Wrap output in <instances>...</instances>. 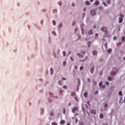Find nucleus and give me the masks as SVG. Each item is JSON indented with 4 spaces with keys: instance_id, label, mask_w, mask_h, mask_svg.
<instances>
[{
    "instance_id": "obj_1",
    "label": "nucleus",
    "mask_w": 125,
    "mask_h": 125,
    "mask_svg": "<svg viewBox=\"0 0 125 125\" xmlns=\"http://www.w3.org/2000/svg\"><path fill=\"white\" fill-rule=\"evenodd\" d=\"M116 73H117V69H116V68H114L113 69V71L111 73V76H113L114 75H116Z\"/></svg>"
},
{
    "instance_id": "obj_2",
    "label": "nucleus",
    "mask_w": 125,
    "mask_h": 125,
    "mask_svg": "<svg viewBox=\"0 0 125 125\" xmlns=\"http://www.w3.org/2000/svg\"><path fill=\"white\" fill-rule=\"evenodd\" d=\"M103 82H101L99 83V86L101 88H105V86L104 85H103Z\"/></svg>"
},
{
    "instance_id": "obj_3",
    "label": "nucleus",
    "mask_w": 125,
    "mask_h": 125,
    "mask_svg": "<svg viewBox=\"0 0 125 125\" xmlns=\"http://www.w3.org/2000/svg\"><path fill=\"white\" fill-rule=\"evenodd\" d=\"M78 110H79V107L75 106L73 109H72V112L75 113V112H76V111H78Z\"/></svg>"
},
{
    "instance_id": "obj_4",
    "label": "nucleus",
    "mask_w": 125,
    "mask_h": 125,
    "mask_svg": "<svg viewBox=\"0 0 125 125\" xmlns=\"http://www.w3.org/2000/svg\"><path fill=\"white\" fill-rule=\"evenodd\" d=\"M107 28L106 27H104L103 28H101V30L103 31V32H107Z\"/></svg>"
},
{
    "instance_id": "obj_5",
    "label": "nucleus",
    "mask_w": 125,
    "mask_h": 125,
    "mask_svg": "<svg viewBox=\"0 0 125 125\" xmlns=\"http://www.w3.org/2000/svg\"><path fill=\"white\" fill-rule=\"evenodd\" d=\"M94 72V67L93 66L90 68V72L92 74Z\"/></svg>"
},
{
    "instance_id": "obj_6",
    "label": "nucleus",
    "mask_w": 125,
    "mask_h": 125,
    "mask_svg": "<svg viewBox=\"0 0 125 125\" xmlns=\"http://www.w3.org/2000/svg\"><path fill=\"white\" fill-rule=\"evenodd\" d=\"M91 15H93V16L95 15V14H96L95 11H94L93 10H91Z\"/></svg>"
},
{
    "instance_id": "obj_7",
    "label": "nucleus",
    "mask_w": 125,
    "mask_h": 125,
    "mask_svg": "<svg viewBox=\"0 0 125 125\" xmlns=\"http://www.w3.org/2000/svg\"><path fill=\"white\" fill-rule=\"evenodd\" d=\"M123 22V18H119V23H121Z\"/></svg>"
},
{
    "instance_id": "obj_8",
    "label": "nucleus",
    "mask_w": 125,
    "mask_h": 125,
    "mask_svg": "<svg viewBox=\"0 0 125 125\" xmlns=\"http://www.w3.org/2000/svg\"><path fill=\"white\" fill-rule=\"evenodd\" d=\"M91 113L92 114H94V115H95L96 114V111H95V110H91Z\"/></svg>"
},
{
    "instance_id": "obj_9",
    "label": "nucleus",
    "mask_w": 125,
    "mask_h": 125,
    "mask_svg": "<svg viewBox=\"0 0 125 125\" xmlns=\"http://www.w3.org/2000/svg\"><path fill=\"white\" fill-rule=\"evenodd\" d=\"M92 54L93 55H96V54H97V52H96V51H93L92 52Z\"/></svg>"
},
{
    "instance_id": "obj_10",
    "label": "nucleus",
    "mask_w": 125,
    "mask_h": 125,
    "mask_svg": "<svg viewBox=\"0 0 125 125\" xmlns=\"http://www.w3.org/2000/svg\"><path fill=\"white\" fill-rule=\"evenodd\" d=\"M50 73H51V75H53V68H50Z\"/></svg>"
},
{
    "instance_id": "obj_11",
    "label": "nucleus",
    "mask_w": 125,
    "mask_h": 125,
    "mask_svg": "<svg viewBox=\"0 0 125 125\" xmlns=\"http://www.w3.org/2000/svg\"><path fill=\"white\" fill-rule=\"evenodd\" d=\"M78 56H79V57H83V55L80 54V53H78L77 54Z\"/></svg>"
},
{
    "instance_id": "obj_12",
    "label": "nucleus",
    "mask_w": 125,
    "mask_h": 125,
    "mask_svg": "<svg viewBox=\"0 0 125 125\" xmlns=\"http://www.w3.org/2000/svg\"><path fill=\"white\" fill-rule=\"evenodd\" d=\"M64 124H65V121L64 120H62L61 121V125H64Z\"/></svg>"
},
{
    "instance_id": "obj_13",
    "label": "nucleus",
    "mask_w": 125,
    "mask_h": 125,
    "mask_svg": "<svg viewBox=\"0 0 125 125\" xmlns=\"http://www.w3.org/2000/svg\"><path fill=\"white\" fill-rule=\"evenodd\" d=\"M52 23H53V25H54V26H55L56 25V22L55 21L53 20L52 21Z\"/></svg>"
},
{
    "instance_id": "obj_14",
    "label": "nucleus",
    "mask_w": 125,
    "mask_h": 125,
    "mask_svg": "<svg viewBox=\"0 0 125 125\" xmlns=\"http://www.w3.org/2000/svg\"><path fill=\"white\" fill-rule=\"evenodd\" d=\"M104 117V115L103 114H101L100 115V118H101V119H103V117Z\"/></svg>"
},
{
    "instance_id": "obj_15",
    "label": "nucleus",
    "mask_w": 125,
    "mask_h": 125,
    "mask_svg": "<svg viewBox=\"0 0 125 125\" xmlns=\"http://www.w3.org/2000/svg\"><path fill=\"white\" fill-rule=\"evenodd\" d=\"M95 5H98L99 4V1H96L95 2Z\"/></svg>"
},
{
    "instance_id": "obj_16",
    "label": "nucleus",
    "mask_w": 125,
    "mask_h": 125,
    "mask_svg": "<svg viewBox=\"0 0 125 125\" xmlns=\"http://www.w3.org/2000/svg\"><path fill=\"white\" fill-rule=\"evenodd\" d=\"M88 35H92V30H90L88 32Z\"/></svg>"
},
{
    "instance_id": "obj_17",
    "label": "nucleus",
    "mask_w": 125,
    "mask_h": 125,
    "mask_svg": "<svg viewBox=\"0 0 125 125\" xmlns=\"http://www.w3.org/2000/svg\"><path fill=\"white\" fill-rule=\"evenodd\" d=\"M84 97H87V92H85L84 93Z\"/></svg>"
},
{
    "instance_id": "obj_18",
    "label": "nucleus",
    "mask_w": 125,
    "mask_h": 125,
    "mask_svg": "<svg viewBox=\"0 0 125 125\" xmlns=\"http://www.w3.org/2000/svg\"><path fill=\"white\" fill-rule=\"evenodd\" d=\"M87 44H88V47H89V46H90V45L91 44V42H88Z\"/></svg>"
},
{
    "instance_id": "obj_19",
    "label": "nucleus",
    "mask_w": 125,
    "mask_h": 125,
    "mask_svg": "<svg viewBox=\"0 0 125 125\" xmlns=\"http://www.w3.org/2000/svg\"><path fill=\"white\" fill-rule=\"evenodd\" d=\"M108 80L110 82H111V81H112V78H111L110 76L108 77Z\"/></svg>"
},
{
    "instance_id": "obj_20",
    "label": "nucleus",
    "mask_w": 125,
    "mask_h": 125,
    "mask_svg": "<svg viewBox=\"0 0 125 125\" xmlns=\"http://www.w3.org/2000/svg\"><path fill=\"white\" fill-rule=\"evenodd\" d=\"M75 94H76L75 92H73L72 93H71V96H74V95H75Z\"/></svg>"
},
{
    "instance_id": "obj_21",
    "label": "nucleus",
    "mask_w": 125,
    "mask_h": 125,
    "mask_svg": "<svg viewBox=\"0 0 125 125\" xmlns=\"http://www.w3.org/2000/svg\"><path fill=\"white\" fill-rule=\"evenodd\" d=\"M85 4H86L87 5H88L89 4V2L88 1H86L85 2Z\"/></svg>"
},
{
    "instance_id": "obj_22",
    "label": "nucleus",
    "mask_w": 125,
    "mask_h": 125,
    "mask_svg": "<svg viewBox=\"0 0 125 125\" xmlns=\"http://www.w3.org/2000/svg\"><path fill=\"white\" fill-rule=\"evenodd\" d=\"M62 54H63V56H66V52L65 51L62 52Z\"/></svg>"
},
{
    "instance_id": "obj_23",
    "label": "nucleus",
    "mask_w": 125,
    "mask_h": 125,
    "mask_svg": "<svg viewBox=\"0 0 125 125\" xmlns=\"http://www.w3.org/2000/svg\"><path fill=\"white\" fill-rule=\"evenodd\" d=\"M122 91H119V95H120V96H122Z\"/></svg>"
},
{
    "instance_id": "obj_24",
    "label": "nucleus",
    "mask_w": 125,
    "mask_h": 125,
    "mask_svg": "<svg viewBox=\"0 0 125 125\" xmlns=\"http://www.w3.org/2000/svg\"><path fill=\"white\" fill-rule=\"evenodd\" d=\"M107 52H111V51H112V49H109L108 50H107Z\"/></svg>"
},
{
    "instance_id": "obj_25",
    "label": "nucleus",
    "mask_w": 125,
    "mask_h": 125,
    "mask_svg": "<svg viewBox=\"0 0 125 125\" xmlns=\"http://www.w3.org/2000/svg\"><path fill=\"white\" fill-rule=\"evenodd\" d=\"M52 125H57V124H56V123H55V122H53V123H52Z\"/></svg>"
},
{
    "instance_id": "obj_26",
    "label": "nucleus",
    "mask_w": 125,
    "mask_h": 125,
    "mask_svg": "<svg viewBox=\"0 0 125 125\" xmlns=\"http://www.w3.org/2000/svg\"><path fill=\"white\" fill-rule=\"evenodd\" d=\"M125 37H122V41H123V42H125Z\"/></svg>"
},
{
    "instance_id": "obj_27",
    "label": "nucleus",
    "mask_w": 125,
    "mask_h": 125,
    "mask_svg": "<svg viewBox=\"0 0 125 125\" xmlns=\"http://www.w3.org/2000/svg\"><path fill=\"white\" fill-rule=\"evenodd\" d=\"M83 67L81 66L80 68V70L81 71H82V70H83Z\"/></svg>"
},
{
    "instance_id": "obj_28",
    "label": "nucleus",
    "mask_w": 125,
    "mask_h": 125,
    "mask_svg": "<svg viewBox=\"0 0 125 125\" xmlns=\"http://www.w3.org/2000/svg\"><path fill=\"white\" fill-rule=\"evenodd\" d=\"M110 2H111V1H110V0H107V3L109 4H110Z\"/></svg>"
},
{
    "instance_id": "obj_29",
    "label": "nucleus",
    "mask_w": 125,
    "mask_h": 125,
    "mask_svg": "<svg viewBox=\"0 0 125 125\" xmlns=\"http://www.w3.org/2000/svg\"><path fill=\"white\" fill-rule=\"evenodd\" d=\"M120 17H121V18H123V17H124V15H123V14H120Z\"/></svg>"
},
{
    "instance_id": "obj_30",
    "label": "nucleus",
    "mask_w": 125,
    "mask_h": 125,
    "mask_svg": "<svg viewBox=\"0 0 125 125\" xmlns=\"http://www.w3.org/2000/svg\"><path fill=\"white\" fill-rule=\"evenodd\" d=\"M105 84H106V85H109V82H106L105 83Z\"/></svg>"
},
{
    "instance_id": "obj_31",
    "label": "nucleus",
    "mask_w": 125,
    "mask_h": 125,
    "mask_svg": "<svg viewBox=\"0 0 125 125\" xmlns=\"http://www.w3.org/2000/svg\"><path fill=\"white\" fill-rule=\"evenodd\" d=\"M63 64L64 65V66H66V62L65 61L63 62Z\"/></svg>"
},
{
    "instance_id": "obj_32",
    "label": "nucleus",
    "mask_w": 125,
    "mask_h": 125,
    "mask_svg": "<svg viewBox=\"0 0 125 125\" xmlns=\"http://www.w3.org/2000/svg\"><path fill=\"white\" fill-rule=\"evenodd\" d=\"M103 4L104 5V6H107V5H106V3H105V2H103Z\"/></svg>"
},
{
    "instance_id": "obj_33",
    "label": "nucleus",
    "mask_w": 125,
    "mask_h": 125,
    "mask_svg": "<svg viewBox=\"0 0 125 125\" xmlns=\"http://www.w3.org/2000/svg\"><path fill=\"white\" fill-rule=\"evenodd\" d=\"M70 59H71V61H74V59H73V57H71Z\"/></svg>"
},
{
    "instance_id": "obj_34",
    "label": "nucleus",
    "mask_w": 125,
    "mask_h": 125,
    "mask_svg": "<svg viewBox=\"0 0 125 125\" xmlns=\"http://www.w3.org/2000/svg\"><path fill=\"white\" fill-rule=\"evenodd\" d=\"M63 88H64V89L67 88V86L65 85L63 86Z\"/></svg>"
},
{
    "instance_id": "obj_35",
    "label": "nucleus",
    "mask_w": 125,
    "mask_h": 125,
    "mask_svg": "<svg viewBox=\"0 0 125 125\" xmlns=\"http://www.w3.org/2000/svg\"><path fill=\"white\" fill-rule=\"evenodd\" d=\"M50 115H51V116H53V112H50Z\"/></svg>"
},
{
    "instance_id": "obj_36",
    "label": "nucleus",
    "mask_w": 125,
    "mask_h": 125,
    "mask_svg": "<svg viewBox=\"0 0 125 125\" xmlns=\"http://www.w3.org/2000/svg\"><path fill=\"white\" fill-rule=\"evenodd\" d=\"M83 54H85V51H82Z\"/></svg>"
},
{
    "instance_id": "obj_37",
    "label": "nucleus",
    "mask_w": 125,
    "mask_h": 125,
    "mask_svg": "<svg viewBox=\"0 0 125 125\" xmlns=\"http://www.w3.org/2000/svg\"><path fill=\"white\" fill-rule=\"evenodd\" d=\"M62 80L63 81H65V80H66V78H62Z\"/></svg>"
},
{
    "instance_id": "obj_38",
    "label": "nucleus",
    "mask_w": 125,
    "mask_h": 125,
    "mask_svg": "<svg viewBox=\"0 0 125 125\" xmlns=\"http://www.w3.org/2000/svg\"><path fill=\"white\" fill-rule=\"evenodd\" d=\"M107 106H108V105H107V104H105V105H104V107H105V108L107 107Z\"/></svg>"
},
{
    "instance_id": "obj_39",
    "label": "nucleus",
    "mask_w": 125,
    "mask_h": 125,
    "mask_svg": "<svg viewBox=\"0 0 125 125\" xmlns=\"http://www.w3.org/2000/svg\"><path fill=\"white\" fill-rule=\"evenodd\" d=\"M72 6H75V3H72Z\"/></svg>"
},
{
    "instance_id": "obj_40",
    "label": "nucleus",
    "mask_w": 125,
    "mask_h": 125,
    "mask_svg": "<svg viewBox=\"0 0 125 125\" xmlns=\"http://www.w3.org/2000/svg\"><path fill=\"white\" fill-rule=\"evenodd\" d=\"M95 36H96V37H98V34L96 33V34H95Z\"/></svg>"
},
{
    "instance_id": "obj_41",
    "label": "nucleus",
    "mask_w": 125,
    "mask_h": 125,
    "mask_svg": "<svg viewBox=\"0 0 125 125\" xmlns=\"http://www.w3.org/2000/svg\"><path fill=\"white\" fill-rule=\"evenodd\" d=\"M97 93H98V91H96V93H95V94H97Z\"/></svg>"
},
{
    "instance_id": "obj_42",
    "label": "nucleus",
    "mask_w": 125,
    "mask_h": 125,
    "mask_svg": "<svg viewBox=\"0 0 125 125\" xmlns=\"http://www.w3.org/2000/svg\"><path fill=\"white\" fill-rule=\"evenodd\" d=\"M88 83H89V82H90V79L89 78L88 79Z\"/></svg>"
},
{
    "instance_id": "obj_43",
    "label": "nucleus",
    "mask_w": 125,
    "mask_h": 125,
    "mask_svg": "<svg viewBox=\"0 0 125 125\" xmlns=\"http://www.w3.org/2000/svg\"><path fill=\"white\" fill-rule=\"evenodd\" d=\"M71 103H69L68 104V106H71Z\"/></svg>"
},
{
    "instance_id": "obj_44",
    "label": "nucleus",
    "mask_w": 125,
    "mask_h": 125,
    "mask_svg": "<svg viewBox=\"0 0 125 125\" xmlns=\"http://www.w3.org/2000/svg\"><path fill=\"white\" fill-rule=\"evenodd\" d=\"M93 0H90V2H92V1H93Z\"/></svg>"
},
{
    "instance_id": "obj_45",
    "label": "nucleus",
    "mask_w": 125,
    "mask_h": 125,
    "mask_svg": "<svg viewBox=\"0 0 125 125\" xmlns=\"http://www.w3.org/2000/svg\"><path fill=\"white\" fill-rule=\"evenodd\" d=\"M116 37H113V39H114V40H116Z\"/></svg>"
},
{
    "instance_id": "obj_46",
    "label": "nucleus",
    "mask_w": 125,
    "mask_h": 125,
    "mask_svg": "<svg viewBox=\"0 0 125 125\" xmlns=\"http://www.w3.org/2000/svg\"><path fill=\"white\" fill-rule=\"evenodd\" d=\"M59 84H60V85H61V81H60V82H59Z\"/></svg>"
},
{
    "instance_id": "obj_47",
    "label": "nucleus",
    "mask_w": 125,
    "mask_h": 125,
    "mask_svg": "<svg viewBox=\"0 0 125 125\" xmlns=\"http://www.w3.org/2000/svg\"><path fill=\"white\" fill-rule=\"evenodd\" d=\"M76 123H78V119H76Z\"/></svg>"
},
{
    "instance_id": "obj_48",
    "label": "nucleus",
    "mask_w": 125,
    "mask_h": 125,
    "mask_svg": "<svg viewBox=\"0 0 125 125\" xmlns=\"http://www.w3.org/2000/svg\"><path fill=\"white\" fill-rule=\"evenodd\" d=\"M83 11H85V8L83 9Z\"/></svg>"
},
{
    "instance_id": "obj_49",
    "label": "nucleus",
    "mask_w": 125,
    "mask_h": 125,
    "mask_svg": "<svg viewBox=\"0 0 125 125\" xmlns=\"http://www.w3.org/2000/svg\"><path fill=\"white\" fill-rule=\"evenodd\" d=\"M67 125H70V123H67Z\"/></svg>"
},
{
    "instance_id": "obj_50",
    "label": "nucleus",
    "mask_w": 125,
    "mask_h": 125,
    "mask_svg": "<svg viewBox=\"0 0 125 125\" xmlns=\"http://www.w3.org/2000/svg\"><path fill=\"white\" fill-rule=\"evenodd\" d=\"M72 25H75V23L73 22Z\"/></svg>"
},
{
    "instance_id": "obj_51",
    "label": "nucleus",
    "mask_w": 125,
    "mask_h": 125,
    "mask_svg": "<svg viewBox=\"0 0 125 125\" xmlns=\"http://www.w3.org/2000/svg\"><path fill=\"white\" fill-rule=\"evenodd\" d=\"M53 34H54L55 35V32H53Z\"/></svg>"
},
{
    "instance_id": "obj_52",
    "label": "nucleus",
    "mask_w": 125,
    "mask_h": 125,
    "mask_svg": "<svg viewBox=\"0 0 125 125\" xmlns=\"http://www.w3.org/2000/svg\"><path fill=\"white\" fill-rule=\"evenodd\" d=\"M124 60H125V57L123 58Z\"/></svg>"
},
{
    "instance_id": "obj_53",
    "label": "nucleus",
    "mask_w": 125,
    "mask_h": 125,
    "mask_svg": "<svg viewBox=\"0 0 125 125\" xmlns=\"http://www.w3.org/2000/svg\"><path fill=\"white\" fill-rule=\"evenodd\" d=\"M80 125H82V123H81V124H80Z\"/></svg>"
},
{
    "instance_id": "obj_54",
    "label": "nucleus",
    "mask_w": 125,
    "mask_h": 125,
    "mask_svg": "<svg viewBox=\"0 0 125 125\" xmlns=\"http://www.w3.org/2000/svg\"><path fill=\"white\" fill-rule=\"evenodd\" d=\"M63 113H65V111H64Z\"/></svg>"
}]
</instances>
